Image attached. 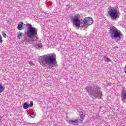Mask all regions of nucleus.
I'll list each match as a JSON object with an SVG mask.
<instances>
[{"label":"nucleus","mask_w":126,"mask_h":126,"mask_svg":"<svg viewBox=\"0 0 126 126\" xmlns=\"http://www.w3.org/2000/svg\"><path fill=\"white\" fill-rule=\"evenodd\" d=\"M71 20L76 27H78L79 28V27H83V26H84V25H82V23H83V22H81V21H80L78 16H75L71 17Z\"/></svg>","instance_id":"nucleus-6"},{"label":"nucleus","mask_w":126,"mask_h":126,"mask_svg":"<svg viewBox=\"0 0 126 126\" xmlns=\"http://www.w3.org/2000/svg\"><path fill=\"white\" fill-rule=\"evenodd\" d=\"M4 91V88L2 85H0V93H1Z\"/></svg>","instance_id":"nucleus-14"},{"label":"nucleus","mask_w":126,"mask_h":126,"mask_svg":"<svg viewBox=\"0 0 126 126\" xmlns=\"http://www.w3.org/2000/svg\"><path fill=\"white\" fill-rule=\"evenodd\" d=\"M30 116V117H31V118H35V116L36 115H35L34 114H31Z\"/></svg>","instance_id":"nucleus-18"},{"label":"nucleus","mask_w":126,"mask_h":126,"mask_svg":"<svg viewBox=\"0 0 126 126\" xmlns=\"http://www.w3.org/2000/svg\"><path fill=\"white\" fill-rule=\"evenodd\" d=\"M2 35L4 38H6V33H4V32H2Z\"/></svg>","instance_id":"nucleus-16"},{"label":"nucleus","mask_w":126,"mask_h":126,"mask_svg":"<svg viewBox=\"0 0 126 126\" xmlns=\"http://www.w3.org/2000/svg\"><path fill=\"white\" fill-rule=\"evenodd\" d=\"M30 65H33L34 64L32 62H30Z\"/></svg>","instance_id":"nucleus-20"},{"label":"nucleus","mask_w":126,"mask_h":126,"mask_svg":"<svg viewBox=\"0 0 126 126\" xmlns=\"http://www.w3.org/2000/svg\"><path fill=\"white\" fill-rule=\"evenodd\" d=\"M24 25H25V24L23 22H21L19 23L17 26L18 30H23L24 29V27H23Z\"/></svg>","instance_id":"nucleus-9"},{"label":"nucleus","mask_w":126,"mask_h":126,"mask_svg":"<svg viewBox=\"0 0 126 126\" xmlns=\"http://www.w3.org/2000/svg\"><path fill=\"white\" fill-rule=\"evenodd\" d=\"M109 34L112 39H114L115 41H120L123 38V33L117 29L116 27L111 26L109 28Z\"/></svg>","instance_id":"nucleus-4"},{"label":"nucleus","mask_w":126,"mask_h":126,"mask_svg":"<svg viewBox=\"0 0 126 126\" xmlns=\"http://www.w3.org/2000/svg\"><path fill=\"white\" fill-rule=\"evenodd\" d=\"M41 58L43 59H39L38 62L42 66H46L51 69L57 65V55L55 53L44 55Z\"/></svg>","instance_id":"nucleus-1"},{"label":"nucleus","mask_w":126,"mask_h":126,"mask_svg":"<svg viewBox=\"0 0 126 126\" xmlns=\"http://www.w3.org/2000/svg\"><path fill=\"white\" fill-rule=\"evenodd\" d=\"M26 26H28L27 29V32H25V35H27L28 37H25L23 39V42H25V44H30L32 42L31 39H37L38 38V31L36 28L33 27L30 24H27Z\"/></svg>","instance_id":"nucleus-3"},{"label":"nucleus","mask_w":126,"mask_h":126,"mask_svg":"<svg viewBox=\"0 0 126 126\" xmlns=\"http://www.w3.org/2000/svg\"><path fill=\"white\" fill-rule=\"evenodd\" d=\"M53 126H57V125H54Z\"/></svg>","instance_id":"nucleus-22"},{"label":"nucleus","mask_w":126,"mask_h":126,"mask_svg":"<svg viewBox=\"0 0 126 126\" xmlns=\"http://www.w3.org/2000/svg\"><path fill=\"white\" fill-rule=\"evenodd\" d=\"M93 22V19L92 17H89L85 18L83 21V23L85 25H91Z\"/></svg>","instance_id":"nucleus-7"},{"label":"nucleus","mask_w":126,"mask_h":126,"mask_svg":"<svg viewBox=\"0 0 126 126\" xmlns=\"http://www.w3.org/2000/svg\"><path fill=\"white\" fill-rule=\"evenodd\" d=\"M69 122L71 125H75V126H76V125L78 124V120H70Z\"/></svg>","instance_id":"nucleus-10"},{"label":"nucleus","mask_w":126,"mask_h":126,"mask_svg":"<svg viewBox=\"0 0 126 126\" xmlns=\"http://www.w3.org/2000/svg\"><path fill=\"white\" fill-rule=\"evenodd\" d=\"M2 43V37H1V35L0 34V44H1Z\"/></svg>","instance_id":"nucleus-17"},{"label":"nucleus","mask_w":126,"mask_h":126,"mask_svg":"<svg viewBox=\"0 0 126 126\" xmlns=\"http://www.w3.org/2000/svg\"><path fill=\"white\" fill-rule=\"evenodd\" d=\"M103 60L105 62H106L107 63H109V62H112V60L110 58L107 57H103Z\"/></svg>","instance_id":"nucleus-11"},{"label":"nucleus","mask_w":126,"mask_h":126,"mask_svg":"<svg viewBox=\"0 0 126 126\" xmlns=\"http://www.w3.org/2000/svg\"><path fill=\"white\" fill-rule=\"evenodd\" d=\"M33 101H31L30 104H28L27 102H25L23 104V109H25V110H27V109H28V108H32V107H33Z\"/></svg>","instance_id":"nucleus-8"},{"label":"nucleus","mask_w":126,"mask_h":126,"mask_svg":"<svg viewBox=\"0 0 126 126\" xmlns=\"http://www.w3.org/2000/svg\"><path fill=\"white\" fill-rule=\"evenodd\" d=\"M85 90L89 93L90 97L94 99V100H95L96 98L101 99L103 97V94H102L101 88H99L98 86L95 85L94 83L89 84L85 88Z\"/></svg>","instance_id":"nucleus-2"},{"label":"nucleus","mask_w":126,"mask_h":126,"mask_svg":"<svg viewBox=\"0 0 126 126\" xmlns=\"http://www.w3.org/2000/svg\"><path fill=\"white\" fill-rule=\"evenodd\" d=\"M42 47H43V46L42 45L41 43H37L36 44L35 48L36 49H40V48H42Z\"/></svg>","instance_id":"nucleus-12"},{"label":"nucleus","mask_w":126,"mask_h":126,"mask_svg":"<svg viewBox=\"0 0 126 126\" xmlns=\"http://www.w3.org/2000/svg\"><path fill=\"white\" fill-rule=\"evenodd\" d=\"M23 36V33L21 32H19V34H18V38L21 39V37Z\"/></svg>","instance_id":"nucleus-15"},{"label":"nucleus","mask_w":126,"mask_h":126,"mask_svg":"<svg viewBox=\"0 0 126 126\" xmlns=\"http://www.w3.org/2000/svg\"><path fill=\"white\" fill-rule=\"evenodd\" d=\"M79 113L81 119L83 120L85 117V115L83 114V112H82V111H80Z\"/></svg>","instance_id":"nucleus-13"},{"label":"nucleus","mask_w":126,"mask_h":126,"mask_svg":"<svg viewBox=\"0 0 126 126\" xmlns=\"http://www.w3.org/2000/svg\"><path fill=\"white\" fill-rule=\"evenodd\" d=\"M1 118V117L0 116V122L1 121V119H0Z\"/></svg>","instance_id":"nucleus-21"},{"label":"nucleus","mask_w":126,"mask_h":126,"mask_svg":"<svg viewBox=\"0 0 126 126\" xmlns=\"http://www.w3.org/2000/svg\"><path fill=\"white\" fill-rule=\"evenodd\" d=\"M119 13V11L117 10L114 7H110L108 14L111 20H116L118 18H120Z\"/></svg>","instance_id":"nucleus-5"},{"label":"nucleus","mask_w":126,"mask_h":126,"mask_svg":"<svg viewBox=\"0 0 126 126\" xmlns=\"http://www.w3.org/2000/svg\"><path fill=\"white\" fill-rule=\"evenodd\" d=\"M124 72H125V73H126V65L125 67H124Z\"/></svg>","instance_id":"nucleus-19"}]
</instances>
